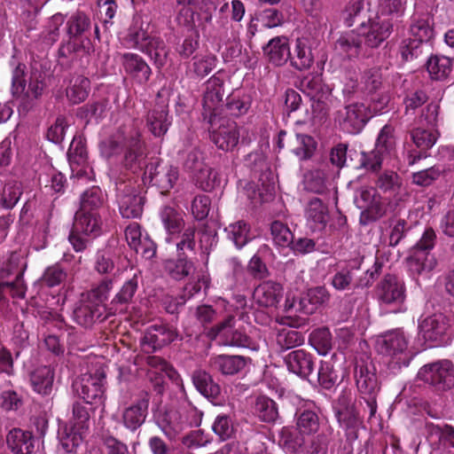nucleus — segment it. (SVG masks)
Returning a JSON list of instances; mask_svg holds the SVG:
<instances>
[{
	"label": "nucleus",
	"instance_id": "obj_22",
	"mask_svg": "<svg viewBox=\"0 0 454 454\" xmlns=\"http://www.w3.org/2000/svg\"><path fill=\"white\" fill-rule=\"evenodd\" d=\"M121 65L125 73L141 85L145 84L152 75L151 67L138 54L123 53L121 55Z\"/></svg>",
	"mask_w": 454,
	"mask_h": 454
},
{
	"label": "nucleus",
	"instance_id": "obj_29",
	"mask_svg": "<svg viewBox=\"0 0 454 454\" xmlns=\"http://www.w3.org/2000/svg\"><path fill=\"white\" fill-rule=\"evenodd\" d=\"M211 141L223 151H231L239 143V132L235 122L221 124L212 130Z\"/></svg>",
	"mask_w": 454,
	"mask_h": 454
},
{
	"label": "nucleus",
	"instance_id": "obj_27",
	"mask_svg": "<svg viewBox=\"0 0 454 454\" xmlns=\"http://www.w3.org/2000/svg\"><path fill=\"white\" fill-rule=\"evenodd\" d=\"M252 98L241 90H234L226 97L221 108V117H239L245 115L251 107Z\"/></svg>",
	"mask_w": 454,
	"mask_h": 454
},
{
	"label": "nucleus",
	"instance_id": "obj_37",
	"mask_svg": "<svg viewBox=\"0 0 454 454\" xmlns=\"http://www.w3.org/2000/svg\"><path fill=\"white\" fill-rule=\"evenodd\" d=\"M192 379L194 387L203 396L211 402L218 399L221 394V387L214 381L208 372L203 370H196L193 372Z\"/></svg>",
	"mask_w": 454,
	"mask_h": 454
},
{
	"label": "nucleus",
	"instance_id": "obj_62",
	"mask_svg": "<svg viewBox=\"0 0 454 454\" xmlns=\"http://www.w3.org/2000/svg\"><path fill=\"white\" fill-rule=\"evenodd\" d=\"M296 425L298 430L303 434L316 433L319 428V418L310 410H304L297 413Z\"/></svg>",
	"mask_w": 454,
	"mask_h": 454
},
{
	"label": "nucleus",
	"instance_id": "obj_30",
	"mask_svg": "<svg viewBox=\"0 0 454 454\" xmlns=\"http://www.w3.org/2000/svg\"><path fill=\"white\" fill-rule=\"evenodd\" d=\"M263 52L270 63L281 67L291 57L288 39L286 36H276L263 47Z\"/></svg>",
	"mask_w": 454,
	"mask_h": 454
},
{
	"label": "nucleus",
	"instance_id": "obj_32",
	"mask_svg": "<svg viewBox=\"0 0 454 454\" xmlns=\"http://www.w3.org/2000/svg\"><path fill=\"white\" fill-rule=\"evenodd\" d=\"M6 442L14 454H32L35 449V438L32 433L20 428L12 429L6 436Z\"/></svg>",
	"mask_w": 454,
	"mask_h": 454
},
{
	"label": "nucleus",
	"instance_id": "obj_20",
	"mask_svg": "<svg viewBox=\"0 0 454 454\" xmlns=\"http://www.w3.org/2000/svg\"><path fill=\"white\" fill-rule=\"evenodd\" d=\"M450 326V319L445 315L435 313L421 319L419 330L426 340L438 341L447 334Z\"/></svg>",
	"mask_w": 454,
	"mask_h": 454
},
{
	"label": "nucleus",
	"instance_id": "obj_58",
	"mask_svg": "<svg viewBox=\"0 0 454 454\" xmlns=\"http://www.w3.org/2000/svg\"><path fill=\"white\" fill-rule=\"evenodd\" d=\"M306 216L308 220L325 226L328 221L327 206L320 199L313 198L308 203Z\"/></svg>",
	"mask_w": 454,
	"mask_h": 454
},
{
	"label": "nucleus",
	"instance_id": "obj_51",
	"mask_svg": "<svg viewBox=\"0 0 454 454\" xmlns=\"http://www.w3.org/2000/svg\"><path fill=\"white\" fill-rule=\"evenodd\" d=\"M427 91L422 88H412L405 91L403 99L405 114H414L416 110L428 100Z\"/></svg>",
	"mask_w": 454,
	"mask_h": 454
},
{
	"label": "nucleus",
	"instance_id": "obj_41",
	"mask_svg": "<svg viewBox=\"0 0 454 454\" xmlns=\"http://www.w3.org/2000/svg\"><path fill=\"white\" fill-rule=\"evenodd\" d=\"M54 371L50 366H40L30 375V382L35 392L49 395L53 387Z\"/></svg>",
	"mask_w": 454,
	"mask_h": 454
},
{
	"label": "nucleus",
	"instance_id": "obj_33",
	"mask_svg": "<svg viewBox=\"0 0 454 454\" xmlns=\"http://www.w3.org/2000/svg\"><path fill=\"white\" fill-rule=\"evenodd\" d=\"M142 145V142L137 133L131 135L126 143L127 149L122 164L126 169H129L133 173L142 168L144 160Z\"/></svg>",
	"mask_w": 454,
	"mask_h": 454
},
{
	"label": "nucleus",
	"instance_id": "obj_47",
	"mask_svg": "<svg viewBox=\"0 0 454 454\" xmlns=\"http://www.w3.org/2000/svg\"><path fill=\"white\" fill-rule=\"evenodd\" d=\"M452 59L445 56H431L427 62V69L434 80H443L452 70Z\"/></svg>",
	"mask_w": 454,
	"mask_h": 454
},
{
	"label": "nucleus",
	"instance_id": "obj_44",
	"mask_svg": "<svg viewBox=\"0 0 454 454\" xmlns=\"http://www.w3.org/2000/svg\"><path fill=\"white\" fill-rule=\"evenodd\" d=\"M224 231L227 234V238L239 249L245 247L252 239L250 225L243 220L229 224Z\"/></svg>",
	"mask_w": 454,
	"mask_h": 454
},
{
	"label": "nucleus",
	"instance_id": "obj_23",
	"mask_svg": "<svg viewBox=\"0 0 454 454\" xmlns=\"http://www.w3.org/2000/svg\"><path fill=\"white\" fill-rule=\"evenodd\" d=\"M343 19L348 27L365 28L372 19L371 4L367 0H350L344 10Z\"/></svg>",
	"mask_w": 454,
	"mask_h": 454
},
{
	"label": "nucleus",
	"instance_id": "obj_38",
	"mask_svg": "<svg viewBox=\"0 0 454 454\" xmlns=\"http://www.w3.org/2000/svg\"><path fill=\"white\" fill-rule=\"evenodd\" d=\"M331 294L325 286H317L308 290L300 299V309L305 314H312L317 307L325 305L330 301Z\"/></svg>",
	"mask_w": 454,
	"mask_h": 454
},
{
	"label": "nucleus",
	"instance_id": "obj_18",
	"mask_svg": "<svg viewBox=\"0 0 454 454\" xmlns=\"http://www.w3.org/2000/svg\"><path fill=\"white\" fill-rule=\"evenodd\" d=\"M27 267L24 258L18 253H12L8 261L0 268V278L4 279L10 276H15L12 282H5L6 286L13 289V295L20 298L25 297L26 287L23 281V273Z\"/></svg>",
	"mask_w": 454,
	"mask_h": 454
},
{
	"label": "nucleus",
	"instance_id": "obj_35",
	"mask_svg": "<svg viewBox=\"0 0 454 454\" xmlns=\"http://www.w3.org/2000/svg\"><path fill=\"white\" fill-rule=\"evenodd\" d=\"M154 38L150 36L146 28L144 27L142 19L137 17L133 20L124 41L128 47L137 49L143 52Z\"/></svg>",
	"mask_w": 454,
	"mask_h": 454
},
{
	"label": "nucleus",
	"instance_id": "obj_2",
	"mask_svg": "<svg viewBox=\"0 0 454 454\" xmlns=\"http://www.w3.org/2000/svg\"><path fill=\"white\" fill-rule=\"evenodd\" d=\"M202 412L187 403L178 409L166 411L159 419L158 424L169 439H174L188 427L200 426Z\"/></svg>",
	"mask_w": 454,
	"mask_h": 454
},
{
	"label": "nucleus",
	"instance_id": "obj_13",
	"mask_svg": "<svg viewBox=\"0 0 454 454\" xmlns=\"http://www.w3.org/2000/svg\"><path fill=\"white\" fill-rule=\"evenodd\" d=\"M179 179L177 167L162 160L151 161L145 166L143 180L157 186L161 192L171 190Z\"/></svg>",
	"mask_w": 454,
	"mask_h": 454
},
{
	"label": "nucleus",
	"instance_id": "obj_54",
	"mask_svg": "<svg viewBox=\"0 0 454 454\" xmlns=\"http://www.w3.org/2000/svg\"><path fill=\"white\" fill-rule=\"evenodd\" d=\"M303 433L300 430H293L284 427L280 433V443L290 453L299 452L305 444Z\"/></svg>",
	"mask_w": 454,
	"mask_h": 454
},
{
	"label": "nucleus",
	"instance_id": "obj_31",
	"mask_svg": "<svg viewBox=\"0 0 454 454\" xmlns=\"http://www.w3.org/2000/svg\"><path fill=\"white\" fill-rule=\"evenodd\" d=\"M288 370L302 378H307L313 371L312 356L303 349L291 351L285 356Z\"/></svg>",
	"mask_w": 454,
	"mask_h": 454
},
{
	"label": "nucleus",
	"instance_id": "obj_53",
	"mask_svg": "<svg viewBox=\"0 0 454 454\" xmlns=\"http://www.w3.org/2000/svg\"><path fill=\"white\" fill-rule=\"evenodd\" d=\"M310 345L319 355L325 356L333 348V337L328 328L314 330L309 335Z\"/></svg>",
	"mask_w": 454,
	"mask_h": 454
},
{
	"label": "nucleus",
	"instance_id": "obj_24",
	"mask_svg": "<svg viewBox=\"0 0 454 454\" xmlns=\"http://www.w3.org/2000/svg\"><path fill=\"white\" fill-rule=\"evenodd\" d=\"M140 271L135 272L129 278L121 287L111 301L110 314L125 312L129 304L133 301L134 295L137 291L139 279L141 278Z\"/></svg>",
	"mask_w": 454,
	"mask_h": 454
},
{
	"label": "nucleus",
	"instance_id": "obj_19",
	"mask_svg": "<svg viewBox=\"0 0 454 454\" xmlns=\"http://www.w3.org/2000/svg\"><path fill=\"white\" fill-rule=\"evenodd\" d=\"M74 321L85 327H91L97 322H102L107 318L104 304L95 302L82 295L81 300L75 305L73 311Z\"/></svg>",
	"mask_w": 454,
	"mask_h": 454
},
{
	"label": "nucleus",
	"instance_id": "obj_56",
	"mask_svg": "<svg viewBox=\"0 0 454 454\" xmlns=\"http://www.w3.org/2000/svg\"><path fill=\"white\" fill-rule=\"evenodd\" d=\"M304 187L307 191L322 194L327 191V176L321 169H313L304 176Z\"/></svg>",
	"mask_w": 454,
	"mask_h": 454
},
{
	"label": "nucleus",
	"instance_id": "obj_12",
	"mask_svg": "<svg viewBox=\"0 0 454 454\" xmlns=\"http://www.w3.org/2000/svg\"><path fill=\"white\" fill-rule=\"evenodd\" d=\"M106 372L100 368L94 374L82 375L74 383V388L83 402L90 403H103L105 399Z\"/></svg>",
	"mask_w": 454,
	"mask_h": 454
},
{
	"label": "nucleus",
	"instance_id": "obj_45",
	"mask_svg": "<svg viewBox=\"0 0 454 454\" xmlns=\"http://www.w3.org/2000/svg\"><path fill=\"white\" fill-rule=\"evenodd\" d=\"M90 90V80L83 75H77L70 81V85L67 89V97L72 104L77 105L88 98Z\"/></svg>",
	"mask_w": 454,
	"mask_h": 454
},
{
	"label": "nucleus",
	"instance_id": "obj_57",
	"mask_svg": "<svg viewBox=\"0 0 454 454\" xmlns=\"http://www.w3.org/2000/svg\"><path fill=\"white\" fill-rule=\"evenodd\" d=\"M301 90L311 98L330 95V89L318 76H305L300 82Z\"/></svg>",
	"mask_w": 454,
	"mask_h": 454
},
{
	"label": "nucleus",
	"instance_id": "obj_48",
	"mask_svg": "<svg viewBox=\"0 0 454 454\" xmlns=\"http://www.w3.org/2000/svg\"><path fill=\"white\" fill-rule=\"evenodd\" d=\"M410 137L418 148L427 151L436 143L439 132L435 129L414 128L410 131Z\"/></svg>",
	"mask_w": 454,
	"mask_h": 454
},
{
	"label": "nucleus",
	"instance_id": "obj_10",
	"mask_svg": "<svg viewBox=\"0 0 454 454\" xmlns=\"http://www.w3.org/2000/svg\"><path fill=\"white\" fill-rule=\"evenodd\" d=\"M354 373L358 392L369 407L371 416H373L377 411V396L380 392L377 376L364 361L356 363Z\"/></svg>",
	"mask_w": 454,
	"mask_h": 454
},
{
	"label": "nucleus",
	"instance_id": "obj_21",
	"mask_svg": "<svg viewBox=\"0 0 454 454\" xmlns=\"http://www.w3.org/2000/svg\"><path fill=\"white\" fill-rule=\"evenodd\" d=\"M393 27L390 20L372 18L366 27L362 29L365 44L370 48H378L392 34Z\"/></svg>",
	"mask_w": 454,
	"mask_h": 454
},
{
	"label": "nucleus",
	"instance_id": "obj_59",
	"mask_svg": "<svg viewBox=\"0 0 454 454\" xmlns=\"http://www.w3.org/2000/svg\"><path fill=\"white\" fill-rule=\"evenodd\" d=\"M143 52L151 58L158 68L167 62L168 51L163 40L160 38L155 37Z\"/></svg>",
	"mask_w": 454,
	"mask_h": 454
},
{
	"label": "nucleus",
	"instance_id": "obj_9",
	"mask_svg": "<svg viewBox=\"0 0 454 454\" xmlns=\"http://www.w3.org/2000/svg\"><path fill=\"white\" fill-rule=\"evenodd\" d=\"M380 306H400L406 299V287L402 278L394 273L385 274L374 288Z\"/></svg>",
	"mask_w": 454,
	"mask_h": 454
},
{
	"label": "nucleus",
	"instance_id": "obj_26",
	"mask_svg": "<svg viewBox=\"0 0 454 454\" xmlns=\"http://www.w3.org/2000/svg\"><path fill=\"white\" fill-rule=\"evenodd\" d=\"M149 402V395L144 393L134 404L123 411L121 419L126 428L135 431L145 423L148 412Z\"/></svg>",
	"mask_w": 454,
	"mask_h": 454
},
{
	"label": "nucleus",
	"instance_id": "obj_60",
	"mask_svg": "<svg viewBox=\"0 0 454 454\" xmlns=\"http://www.w3.org/2000/svg\"><path fill=\"white\" fill-rule=\"evenodd\" d=\"M45 78L46 74L44 72L33 69L30 74L27 89H25L23 95L28 98H39L46 88Z\"/></svg>",
	"mask_w": 454,
	"mask_h": 454
},
{
	"label": "nucleus",
	"instance_id": "obj_50",
	"mask_svg": "<svg viewBox=\"0 0 454 454\" xmlns=\"http://www.w3.org/2000/svg\"><path fill=\"white\" fill-rule=\"evenodd\" d=\"M67 157L73 169L75 167L85 168L88 165V152L81 137H74L67 152Z\"/></svg>",
	"mask_w": 454,
	"mask_h": 454
},
{
	"label": "nucleus",
	"instance_id": "obj_5",
	"mask_svg": "<svg viewBox=\"0 0 454 454\" xmlns=\"http://www.w3.org/2000/svg\"><path fill=\"white\" fill-rule=\"evenodd\" d=\"M145 200L142 189L130 180L119 179L116 182V201L122 217L140 218Z\"/></svg>",
	"mask_w": 454,
	"mask_h": 454
},
{
	"label": "nucleus",
	"instance_id": "obj_40",
	"mask_svg": "<svg viewBox=\"0 0 454 454\" xmlns=\"http://www.w3.org/2000/svg\"><path fill=\"white\" fill-rule=\"evenodd\" d=\"M101 229V220L97 212L78 211L75 214L74 230L85 235L96 237Z\"/></svg>",
	"mask_w": 454,
	"mask_h": 454
},
{
	"label": "nucleus",
	"instance_id": "obj_11",
	"mask_svg": "<svg viewBox=\"0 0 454 454\" xmlns=\"http://www.w3.org/2000/svg\"><path fill=\"white\" fill-rule=\"evenodd\" d=\"M235 317L228 316L212 326L207 333L211 340H218L223 346L250 348L252 340L244 332L234 328Z\"/></svg>",
	"mask_w": 454,
	"mask_h": 454
},
{
	"label": "nucleus",
	"instance_id": "obj_8",
	"mask_svg": "<svg viewBox=\"0 0 454 454\" xmlns=\"http://www.w3.org/2000/svg\"><path fill=\"white\" fill-rule=\"evenodd\" d=\"M223 85V74L221 72H217L205 83L202 116L210 124L216 117H221V108L224 104L223 98L225 95Z\"/></svg>",
	"mask_w": 454,
	"mask_h": 454
},
{
	"label": "nucleus",
	"instance_id": "obj_49",
	"mask_svg": "<svg viewBox=\"0 0 454 454\" xmlns=\"http://www.w3.org/2000/svg\"><path fill=\"white\" fill-rule=\"evenodd\" d=\"M374 184L383 193H395L402 186V178L393 170H385L377 175Z\"/></svg>",
	"mask_w": 454,
	"mask_h": 454
},
{
	"label": "nucleus",
	"instance_id": "obj_39",
	"mask_svg": "<svg viewBox=\"0 0 454 454\" xmlns=\"http://www.w3.org/2000/svg\"><path fill=\"white\" fill-rule=\"evenodd\" d=\"M363 40L360 35L353 31L341 35L334 43V51L340 56L357 58L362 50Z\"/></svg>",
	"mask_w": 454,
	"mask_h": 454
},
{
	"label": "nucleus",
	"instance_id": "obj_55",
	"mask_svg": "<svg viewBox=\"0 0 454 454\" xmlns=\"http://www.w3.org/2000/svg\"><path fill=\"white\" fill-rule=\"evenodd\" d=\"M434 35V30L428 18H414L410 27V37L420 42H428Z\"/></svg>",
	"mask_w": 454,
	"mask_h": 454
},
{
	"label": "nucleus",
	"instance_id": "obj_3",
	"mask_svg": "<svg viewBox=\"0 0 454 454\" xmlns=\"http://www.w3.org/2000/svg\"><path fill=\"white\" fill-rule=\"evenodd\" d=\"M354 202L361 210L359 223L366 226L385 217L387 213V205L382 196L374 188L362 186L356 191Z\"/></svg>",
	"mask_w": 454,
	"mask_h": 454
},
{
	"label": "nucleus",
	"instance_id": "obj_7",
	"mask_svg": "<svg viewBox=\"0 0 454 454\" xmlns=\"http://www.w3.org/2000/svg\"><path fill=\"white\" fill-rule=\"evenodd\" d=\"M418 379L437 391H449L454 387V364L447 359L427 364L419 369Z\"/></svg>",
	"mask_w": 454,
	"mask_h": 454
},
{
	"label": "nucleus",
	"instance_id": "obj_64",
	"mask_svg": "<svg viewBox=\"0 0 454 454\" xmlns=\"http://www.w3.org/2000/svg\"><path fill=\"white\" fill-rule=\"evenodd\" d=\"M270 233L274 243L278 247H289L293 243L294 234L288 226L280 221H274L271 223Z\"/></svg>",
	"mask_w": 454,
	"mask_h": 454
},
{
	"label": "nucleus",
	"instance_id": "obj_61",
	"mask_svg": "<svg viewBox=\"0 0 454 454\" xmlns=\"http://www.w3.org/2000/svg\"><path fill=\"white\" fill-rule=\"evenodd\" d=\"M103 203L102 191L98 187L93 186L82 194L80 211L96 212Z\"/></svg>",
	"mask_w": 454,
	"mask_h": 454
},
{
	"label": "nucleus",
	"instance_id": "obj_28",
	"mask_svg": "<svg viewBox=\"0 0 454 454\" xmlns=\"http://www.w3.org/2000/svg\"><path fill=\"white\" fill-rule=\"evenodd\" d=\"M283 296V287L274 281H265L260 284L254 291L253 297L255 302L263 308L276 307Z\"/></svg>",
	"mask_w": 454,
	"mask_h": 454
},
{
	"label": "nucleus",
	"instance_id": "obj_1",
	"mask_svg": "<svg viewBox=\"0 0 454 454\" xmlns=\"http://www.w3.org/2000/svg\"><path fill=\"white\" fill-rule=\"evenodd\" d=\"M90 19L82 12L73 13L67 22L68 41L59 50L61 57L67 58L72 53L89 54L93 46L90 41Z\"/></svg>",
	"mask_w": 454,
	"mask_h": 454
},
{
	"label": "nucleus",
	"instance_id": "obj_14",
	"mask_svg": "<svg viewBox=\"0 0 454 454\" xmlns=\"http://www.w3.org/2000/svg\"><path fill=\"white\" fill-rule=\"evenodd\" d=\"M336 118L343 131L358 134L372 118V114L365 104L353 103L338 111Z\"/></svg>",
	"mask_w": 454,
	"mask_h": 454
},
{
	"label": "nucleus",
	"instance_id": "obj_42",
	"mask_svg": "<svg viewBox=\"0 0 454 454\" xmlns=\"http://www.w3.org/2000/svg\"><path fill=\"white\" fill-rule=\"evenodd\" d=\"M160 217L169 235L179 234L184 227L183 213L171 206H164L160 210Z\"/></svg>",
	"mask_w": 454,
	"mask_h": 454
},
{
	"label": "nucleus",
	"instance_id": "obj_43",
	"mask_svg": "<svg viewBox=\"0 0 454 454\" xmlns=\"http://www.w3.org/2000/svg\"><path fill=\"white\" fill-rule=\"evenodd\" d=\"M254 412L260 420L266 423H274L279 418L276 402L265 395H260L256 398Z\"/></svg>",
	"mask_w": 454,
	"mask_h": 454
},
{
	"label": "nucleus",
	"instance_id": "obj_34",
	"mask_svg": "<svg viewBox=\"0 0 454 454\" xmlns=\"http://www.w3.org/2000/svg\"><path fill=\"white\" fill-rule=\"evenodd\" d=\"M247 363V358L243 356L219 355L210 359L213 370L223 375H234L242 371Z\"/></svg>",
	"mask_w": 454,
	"mask_h": 454
},
{
	"label": "nucleus",
	"instance_id": "obj_4",
	"mask_svg": "<svg viewBox=\"0 0 454 454\" xmlns=\"http://www.w3.org/2000/svg\"><path fill=\"white\" fill-rule=\"evenodd\" d=\"M377 348L380 353L391 358L389 366L392 369L408 366L411 360V356L406 352L408 340L400 329L388 331L379 336Z\"/></svg>",
	"mask_w": 454,
	"mask_h": 454
},
{
	"label": "nucleus",
	"instance_id": "obj_52",
	"mask_svg": "<svg viewBox=\"0 0 454 454\" xmlns=\"http://www.w3.org/2000/svg\"><path fill=\"white\" fill-rule=\"evenodd\" d=\"M291 65L298 70H305L311 67L313 56L310 49L300 39H297L294 51L289 59Z\"/></svg>",
	"mask_w": 454,
	"mask_h": 454
},
{
	"label": "nucleus",
	"instance_id": "obj_17",
	"mask_svg": "<svg viewBox=\"0 0 454 454\" xmlns=\"http://www.w3.org/2000/svg\"><path fill=\"white\" fill-rule=\"evenodd\" d=\"M178 338L176 330L168 325H153L149 326L141 339V345L145 352H154L170 344Z\"/></svg>",
	"mask_w": 454,
	"mask_h": 454
},
{
	"label": "nucleus",
	"instance_id": "obj_46",
	"mask_svg": "<svg viewBox=\"0 0 454 454\" xmlns=\"http://www.w3.org/2000/svg\"><path fill=\"white\" fill-rule=\"evenodd\" d=\"M95 408L86 402H75L72 408L70 424L78 430H89L90 419Z\"/></svg>",
	"mask_w": 454,
	"mask_h": 454
},
{
	"label": "nucleus",
	"instance_id": "obj_16",
	"mask_svg": "<svg viewBox=\"0 0 454 454\" xmlns=\"http://www.w3.org/2000/svg\"><path fill=\"white\" fill-rule=\"evenodd\" d=\"M362 262V258H356L338 263L331 280L333 287L337 291L361 289L356 286V278L361 271Z\"/></svg>",
	"mask_w": 454,
	"mask_h": 454
},
{
	"label": "nucleus",
	"instance_id": "obj_63",
	"mask_svg": "<svg viewBox=\"0 0 454 454\" xmlns=\"http://www.w3.org/2000/svg\"><path fill=\"white\" fill-rule=\"evenodd\" d=\"M196 184L205 192H211L220 184L218 173L207 165L193 177Z\"/></svg>",
	"mask_w": 454,
	"mask_h": 454
},
{
	"label": "nucleus",
	"instance_id": "obj_25",
	"mask_svg": "<svg viewBox=\"0 0 454 454\" xmlns=\"http://www.w3.org/2000/svg\"><path fill=\"white\" fill-rule=\"evenodd\" d=\"M341 371L342 365L338 362L336 355H333L330 358L321 361L317 372L319 386L327 390L337 386L343 378Z\"/></svg>",
	"mask_w": 454,
	"mask_h": 454
},
{
	"label": "nucleus",
	"instance_id": "obj_36",
	"mask_svg": "<svg viewBox=\"0 0 454 454\" xmlns=\"http://www.w3.org/2000/svg\"><path fill=\"white\" fill-rule=\"evenodd\" d=\"M163 267L165 272L175 280L184 279L195 270L193 262L188 259L185 253L177 254L176 259L166 260Z\"/></svg>",
	"mask_w": 454,
	"mask_h": 454
},
{
	"label": "nucleus",
	"instance_id": "obj_15",
	"mask_svg": "<svg viewBox=\"0 0 454 454\" xmlns=\"http://www.w3.org/2000/svg\"><path fill=\"white\" fill-rule=\"evenodd\" d=\"M165 90H160L157 93L156 102L152 110H150L146 116V126L150 132L154 137L164 136L171 123L168 115V100L163 98L165 96Z\"/></svg>",
	"mask_w": 454,
	"mask_h": 454
},
{
	"label": "nucleus",
	"instance_id": "obj_6",
	"mask_svg": "<svg viewBox=\"0 0 454 454\" xmlns=\"http://www.w3.org/2000/svg\"><path fill=\"white\" fill-rule=\"evenodd\" d=\"M435 233L433 229H427L417 245L411 249L407 258V265L412 275L430 272L436 265L434 257L430 254L434 247Z\"/></svg>",
	"mask_w": 454,
	"mask_h": 454
}]
</instances>
